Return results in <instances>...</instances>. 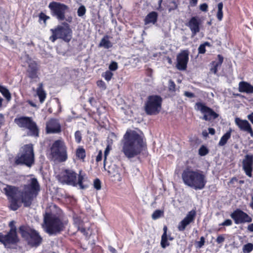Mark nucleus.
<instances>
[{"mask_svg": "<svg viewBox=\"0 0 253 253\" xmlns=\"http://www.w3.org/2000/svg\"><path fill=\"white\" fill-rule=\"evenodd\" d=\"M40 189V185L37 179L34 177L28 180L27 183L23 185L22 190H19L18 187L6 184L3 188V191L9 201L10 209L16 211L20 207L18 202L19 200L25 207H30Z\"/></svg>", "mask_w": 253, "mask_h": 253, "instance_id": "f257e3e1", "label": "nucleus"}, {"mask_svg": "<svg viewBox=\"0 0 253 253\" xmlns=\"http://www.w3.org/2000/svg\"><path fill=\"white\" fill-rule=\"evenodd\" d=\"M144 146L143 136L136 131H127L124 135L122 152L128 159L139 155Z\"/></svg>", "mask_w": 253, "mask_h": 253, "instance_id": "f03ea898", "label": "nucleus"}, {"mask_svg": "<svg viewBox=\"0 0 253 253\" xmlns=\"http://www.w3.org/2000/svg\"><path fill=\"white\" fill-rule=\"evenodd\" d=\"M182 179L185 185L195 190L204 189L207 183L206 175L202 171L187 168L181 174Z\"/></svg>", "mask_w": 253, "mask_h": 253, "instance_id": "7ed1b4c3", "label": "nucleus"}, {"mask_svg": "<svg viewBox=\"0 0 253 253\" xmlns=\"http://www.w3.org/2000/svg\"><path fill=\"white\" fill-rule=\"evenodd\" d=\"M85 176V173H82V170H80L78 174L73 170L66 169L62 170L56 176L58 180L63 184H67L76 186L78 185L80 189H84L87 186L83 184V180Z\"/></svg>", "mask_w": 253, "mask_h": 253, "instance_id": "20e7f679", "label": "nucleus"}, {"mask_svg": "<svg viewBox=\"0 0 253 253\" xmlns=\"http://www.w3.org/2000/svg\"><path fill=\"white\" fill-rule=\"evenodd\" d=\"M35 163V155L33 145L32 144L24 145L21 147L20 153L15 159V164L17 165H25L31 168Z\"/></svg>", "mask_w": 253, "mask_h": 253, "instance_id": "39448f33", "label": "nucleus"}, {"mask_svg": "<svg viewBox=\"0 0 253 253\" xmlns=\"http://www.w3.org/2000/svg\"><path fill=\"white\" fill-rule=\"evenodd\" d=\"M19 231L22 238L32 247H38L42 242V239L39 233L29 226H21Z\"/></svg>", "mask_w": 253, "mask_h": 253, "instance_id": "423d86ee", "label": "nucleus"}, {"mask_svg": "<svg viewBox=\"0 0 253 253\" xmlns=\"http://www.w3.org/2000/svg\"><path fill=\"white\" fill-rule=\"evenodd\" d=\"M50 155L54 161L64 162L68 158L67 147L61 139L55 140L50 147Z\"/></svg>", "mask_w": 253, "mask_h": 253, "instance_id": "0eeeda50", "label": "nucleus"}, {"mask_svg": "<svg viewBox=\"0 0 253 253\" xmlns=\"http://www.w3.org/2000/svg\"><path fill=\"white\" fill-rule=\"evenodd\" d=\"M65 26H58L54 29H50L52 36L49 39L54 42L57 39H61L69 42L72 38V32L67 23H64Z\"/></svg>", "mask_w": 253, "mask_h": 253, "instance_id": "6e6552de", "label": "nucleus"}, {"mask_svg": "<svg viewBox=\"0 0 253 253\" xmlns=\"http://www.w3.org/2000/svg\"><path fill=\"white\" fill-rule=\"evenodd\" d=\"M14 122L19 127L29 129L30 135L36 137L39 136V129L31 117H21L15 119Z\"/></svg>", "mask_w": 253, "mask_h": 253, "instance_id": "1a4fd4ad", "label": "nucleus"}, {"mask_svg": "<svg viewBox=\"0 0 253 253\" xmlns=\"http://www.w3.org/2000/svg\"><path fill=\"white\" fill-rule=\"evenodd\" d=\"M162 98L158 95L149 96L145 104V110L147 114L156 115L161 109Z\"/></svg>", "mask_w": 253, "mask_h": 253, "instance_id": "9d476101", "label": "nucleus"}, {"mask_svg": "<svg viewBox=\"0 0 253 253\" xmlns=\"http://www.w3.org/2000/svg\"><path fill=\"white\" fill-rule=\"evenodd\" d=\"M52 16L55 17L59 21L65 19V13L68 9L67 5L60 2L52 1L48 5Z\"/></svg>", "mask_w": 253, "mask_h": 253, "instance_id": "9b49d317", "label": "nucleus"}, {"mask_svg": "<svg viewBox=\"0 0 253 253\" xmlns=\"http://www.w3.org/2000/svg\"><path fill=\"white\" fill-rule=\"evenodd\" d=\"M14 222H9V226L11 229L7 234L3 235L0 233V242L2 243L4 246L7 244H14L18 241V237L16 233V228L14 225Z\"/></svg>", "mask_w": 253, "mask_h": 253, "instance_id": "f8f14e48", "label": "nucleus"}, {"mask_svg": "<svg viewBox=\"0 0 253 253\" xmlns=\"http://www.w3.org/2000/svg\"><path fill=\"white\" fill-rule=\"evenodd\" d=\"M195 106L196 110L200 111L204 114V116L202 118L203 120L210 121L212 119H215L218 117V115L216 113L203 103L197 102Z\"/></svg>", "mask_w": 253, "mask_h": 253, "instance_id": "ddd939ff", "label": "nucleus"}, {"mask_svg": "<svg viewBox=\"0 0 253 253\" xmlns=\"http://www.w3.org/2000/svg\"><path fill=\"white\" fill-rule=\"evenodd\" d=\"M62 214L61 210L54 206L50 211L47 210L44 216L43 221H61Z\"/></svg>", "mask_w": 253, "mask_h": 253, "instance_id": "4468645a", "label": "nucleus"}, {"mask_svg": "<svg viewBox=\"0 0 253 253\" xmlns=\"http://www.w3.org/2000/svg\"><path fill=\"white\" fill-rule=\"evenodd\" d=\"M177 63L176 68L181 71L185 70L187 68V63L189 60V51L188 50H184L181 51L176 57Z\"/></svg>", "mask_w": 253, "mask_h": 253, "instance_id": "2eb2a0df", "label": "nucleus"}, {"mask_svg": "<svg viewBox=\"0 0 253 253\" xmlns=\"http://www.w3.org/2000/svg\"><path fill=\"white\" fill-rule=\"evenodd\" d=\"M201 24L202 21L199 17L193 16L186 24L191 32L192 37H195L200 31Z\"/></svg>", "mask_w": 253, "mask_h": 253, "instance_id": "dca6fc26", "label": "nucleus"}, {"mask_svg": "<svg viewBox=\"0 0 253 253\" xmlns=\"http://www.w3.org/2000/svg\"><path fill=\"white\" fill-rule=\"evenodd\" d=\"M242 168L245 174L249 177H252L253 170V155H245L242 162Z\"/></svg>", "mask_w": 253, "mask_h": 253, "instance_id": "f3484780", "label": "nucleus"}, {"mask_svg": "<svg viewBox=\"0 0 253 253\" xmlns=\"http://www.w3.org/2000/svg\"><path fill=\"white\" fill-rule=\"evenodd\" d=\"M62 226V222H43L42 224L43 230L49 235L59 232Z\"/></svg>", "mask_w": 253, "mask_h": 253, "instance_id": "a211bd4d", "label": "nucleus"}, {"mask_svg": "<svg viewBox=\"0 0 253 253\" xmlns=\"http://www.w3.org/2000/svg\"><path fill=\"white\" fill-rule=\"evenodd\" d=\"M46 131L47 133H58L61 131V126L58 120L51 119L46 125Z\"/></svg>", "mask_w": 253, "mask_h": 253, "instance_id": "6ab92c4d", "label": "nucleus"}, {"mask_svg": "<svg viewBox=\"0 0 253 253\" xmlns=\"http://www.w3.org/2000/svg\"><path fill=\"white\" fill-rule=\"evenodd\" d=\"M231 217L234 221H252V219L245 212L240 209H237L231 214Z\"/></svg>", "mask_w": 253, "mask_h": 253, "instance_id": "aec40b11", "label": "nucleus"}, {"mask_svg": "<svg viewBox=\"0 0 253 253\" xmlns=\"http://www.w3.org/2000/svg\"><path fill=\"white\" fill-rule=\"evenodd\" d=\"M28 63V67L27 72L28 77L32 79L38 78V72L39 70V67L37 63L31 59L29 60Z\"/></svg>", "mask_w": 253, "mask_h": 253, "instance_id": "412c9836", "label": "nucleus"}, {"mask_svg": "<svg viewBox=\"0 0 253 253\" xmlns=\"http://www.w3.org/2000/svg\"><path fill=\"white\" fill-rule=\"evenodd\" d=\"M238 90L240 92L252 94L253 93V85L248 82L242 81L239 84Z\"/></svg>", "mask_w": 253, "mask_h": 253, "instance_id": "4be33fe9", "label": "nucleus"}, {"mask_svg": "<svg viewBox=\"0 0 253 253\" xmlns=\"http://www.w3.org/2000/svg\"><path fill=\"white\" fill-rule=\"evenodd\" d=\"M235 123L239 129L244 132H246L251 127V124L248 121L242 120L239 118H235Z\"/></svg>", "mask_w": 253, "mask_h": 253, "instance_id": "5701e85b", "label": "nucleus"}, {"mask_svg": "<svg viewBox=\"0 0 253 253\" xmlns=\"http://www.w3.org/2000/svg\"><path fill=\"white\" fill-rule=\"evenodd\" d=\"M167 227L166 226H164L163 228L164 233L162 236L161 241V245L163 248H165L166 247L169 246V244L168 242V240L172 241L173 239V238L170 235L168 236L167 234Z\"/></svg>", "mask_w": 253, "mask_h": 253, "instance_id": "b1692460", "label": "nucleus"}, {"mask_svg": "<svg viewBox=\"0 0 253 253\" xmlns=\"http://www.w3.org/2000/svg\"><path fill=\"white\" fill-rule=\"evenodd\" d=\"M158 13L155 11L150 12L145 18V24L147 25L150 23L155 24L158 19Z\"/></svg>", "mask_w": 253, "mask_h": 253, "instance_id": "393cba45", "label": "nucleus"}, {"mask_svg": "<svg viewBox=\"0 0 253 253\" xmlns=\"http://www.w3.org/2000/svg\"><path fill=\"white\" fill-rule=\"evenodd\" d=\"M218 61H212L211 63V68L210 69L211 72L215 74L217 71V68L220 67L223 61V57L221 55L219 54L217 56Z\"/></svg>", "mask_w": 253, "mask_h": 253, "instance_id": "a878e982", "label": "nucleus"}, {"mask_svg": "<svg viewBox=\"0 0 253 253\" xmlns=\"http://www.w3.org/2000/svg\"><path fill=\"white\" fill-rule=\"evenodd\" d=\"M36 93L39 97L40 103H42L45 100L46 93L43 88V84L42 83L39 84V86L37 88Z\"/></svg>", "mask_w": 253, "mask_h": 253, "instance_id": "bb28decb", "label": "nucleus"}, {"mask_svg": "<svg viewBox=\"0 0 253 253\" xmlns=\"http://www.w3.org/2000/svg\"><path fill=\"white\" fill-rule=\"evenodd\" d=\"M76 226L78 227V230L81 231L84 235L87 237L89 234L90 226H86L84 222H75Z\"/></svg>", "mask_w": 253, "mask_h": 253, "instance_id": "cd10ccee", "label": "nucleus"}, {"mask_svg": "<svg viewBox=\"0 0 253 253\" xmlns=\"http://www.w3.org/2000/svg\"><path fill=\"white\" fill-rule=\"evenodd\" d=\"M231 130H229V131H227L220 138L219 142H218V145L219 146H224L228 140L231 137Z\"/></svg>", "mask_w": 253, "mask_h": 253, "instance_id": "c85d7f7f", "label": "nucleus"}, {"mask_svg": "<svg viewBox=\"0 0 253 253\" xmlns=\"http://www.w3.org/2000/svg\"><path fill=\"white\" fill-rule=\"evenodd\" d=\"M99 45L100 47H103L105 48L108 49L112 46V44L108 40V37L106 36L102 39Z\"/></svg>", "mask_w": 253, "mask_h": 253, "instance_id": "c756f323", "label": "nucleus"}, {"mask_svg": "<svg viewBox=\"0 0 253 253\" xmlns=\"http://www.w3.org/2000/svg\"><path fill=\"white\" fill-rule=\"evenodd\" d=\"M196 211L194 210H191L186 215V217L181 221H192L196 215Z\"/></svg>", "mask_w": 253, "mask_h": 253, "instance_id": "7c9ffc66", "label": "nucleus"}, {"mask_svg": "<svg viewBox=\"0 0 253 253\" xmlns=\"http://www.w3.org/2000/svg\"><path fill=\"white\" fill-rule=\"evenodd\" d=\"M85 151L83 147H79L76 150V156L79 159L84 160L85 157Z\"/></svg>", "mask_w": 253, "mask_h": 253, "instance_id": "2f4dec72", "label": "nucleus"}, {"mask_svg": "<svg viewBox=\"0 0 253 253\" xmlns=\"http://www.w3.org/2000/svg\"><path fill=\"white\" fill-rule=\"evenodd\" d=\"M0 93L5 98L8 102L11 100V95L9 91L7 88L4 86L2 88L1 91H0Z\"/></svg>", "mask_w": 253, "mask_h": 253, "instance_id": "473e14b6", "label": "nucleus"}, {"mask_svg": "<svg viewBox=\"0 0 253 253\" xmlns=\"http://www.w3.org/2000/svg\"><path fill=\"white\" fill-rule=\"evenodd\" d=\"M217 8H218V11L217 12L216 17L219 21H221L223 17V12H222L223 3H222V2H219V3H218Z\"/></svg>", "mask_w": 253, "mask_h": 253, "instance_id": "72a5a7b5", "label": "nucleus"}, {"mask_svg": "<svg viewBox=\"0 0 253 253\" xmlns=\"http://www.w3.org/2000/svg\"><path fill=\"white\" fill-rule=\"evenodd\" d=\"M206 45L210 46V43L209 42H204V43L200 45L199 47H198V52L199 54H204L206 52Z\"/></svg>", "mask_w": 253, "mask_h": 253, "instance_id": "f704fd0d", "label": "nucleus"}, {"mask_svg": "<svg viewBox=\"0 0 253 253\" xmlns=\"http://www.w3.org/2000/svg\"><path fill=\"white\" fill-rule=\"evenodd\" d=\"M39 22L41 23V22L42 21L45 25L46 24V20L50 19V17L48 16H47L42 12L39 14Z\"/></svg>", "mask_w": 253, "mask_h": 253, "instance_id": "c9c22d12", "label": "nucleus"}, {"mask_svg": "<svg viewBox=\"0 0 253 253\" xmlns=\"http://www.w3.org/2000/svg\"><path fill=\"white\" fill-rule=\"evenodd\" d=\"M164 212L163 211L159 210H156L152 215V217L153 219L156 220L160 217L161 216L163 215Z\"/></svg>", "mask_w": 253, "mask_h": 253, "instance_id": "e433bc0d", "label": "nucleus"}, {"mask_svg": "<svg viewBox=\"0 0 253 253\" xmlns=\"http://www.w3.org/2000/svg\"><path fill=\"white\" fill-rule=\"evenodd\" d=\"M253 250V244L252 243H248L243 246V251L244 253H249Z\"/></svg>", "mask_w": 253, "mask_h": 253, "instance_id": "4c0bfd02", "label": "nucleus"}, {"mask_svg": "<svg viewBox=\"0 0 253 253\" xmlns=\"http://www.w3.org/2000/svg\"><path fill=\"white\" fill-rule=\"evenodd\" d=\"M111 149V146L109 145H108L105 150L104 151V168L105 170H106V159H107V156L108 155L110 150Z\"/></svg>", "mask_w": 253, "mask_h": 253, "instance_id": "58836bf2", "label": "nucleus"}, {"mask_svg": "<svg viewBox=\"0 0 253 253\" xmlns=\"http://www.w3.org/2000/svg\"><path fill=\"white\" fill-rule=\"evenodd\" d=\"M86 12V8L83 5H81L77 10V14L79 17L83 16Z\"/></svg>", "mask_w": 253, "mask_h": 253, "instance_id": "ea45409f", "label": "nucleus"}, {"mask_svg": "<svg viewBox=\"0 0 253 253\" xmlns=\"http://www.w3.org/2000/svg\"><path fill=\"white\" fill-rule=\"evenodd\" d=\"M113 75V74L110 71H107L103 73L102 77L108 82L111 80Z\"/></svg>", "mask_w": 253, "mask_h": 253, "instance_id": "a19ab883", "label": "nucleus"}, {"mask_svg": "<svg viewBox=\"0 0 253 253\" xmlns=\"http://www.w3.org/2000/svg\"><path fill=\"white\" fill-rule=\"evenodd\" d=\"M82 136L81 131L77 130L75 133V139L77 143H80L82 140Z\"/></svg>", "mask_w": 253, "mask_h": 253, "instance_id": "79ce46f5", "label": "nucleus"}, {"mask_svg": "<svg viewBox=\"0 0 253 253\" xmlns=\"http://www.w3.org/2000/svg\"><path fill=\"white\" fill-rule=\"evenodd\" d=\"M208 152V149L204 146H202L199 150V154L202 156H205Z\"/></svg>", "mask_w": 253, "mask_h": 253, "instance_id": "37998d69", "label": "nucleus"}, {"mask_svg": "<svg viewBox=\"0 0 253 253\" xmlns=\"http://www.w3.org/2000/svg\"><path fill=\"white\" fill-rule=\"evenodd\" d=\"M177 8V4L175 1H172L169 6V12H171L172 10L176 9Z\"/></svg>", "mask_w": 253, "mask_h": 253, "instance_id": "c03bdc74", "label": "nucleus"}, {"mask_svg": "<svg viewBox=\"0 0 253 253\" xmlns=\"http://www.w3.org/2000/svg\"><path fill=\"white\" fill-rule=\"evenodd\" d=\"M93 186L95 189L97 190L101 189V181L98 178H96L94 180Z\"/></svg>", "mask_w": 253, "mask_h": 253, "instance_id": "a18cd8bd", "label": "nucleus"}, {"mask_svg": "<svg viewBox=\"0 0 253 253\" xmlns=\"http://www.w3.org/2000/svg\"><path fill=\"white\" fill-rule=\"evenodd\" d=\"M190 222H180L178 226L179 231H182L185 230L186 227L189 224Z\"/></svg>", "mask_w": 253, "mask_h": 253, "instance_id": "49530a36", "label": "nucleus"}, {"mask_svg": "<svg viewBox=\"0 0 253 253\" xmlns=\"http://www.w3.org/2000/svg\"><path fill=\"white\" fill-rule=\"evenodd\" d=\"M110 71H115L118 69V64L116 62L112 61L109 67Z\"/></svg>", "mask_w": 253, "mask_h": 253, "instance_id": "de8ad7c7", "label": "nucleus"}, {"mask_svg": "<svg viewBox=\"0 0 253 253\" xmlns=\"http://www.w3.org/2000/svg\"><path fill=\"white\" fill-rule=\"evenodd\" d=\"M169 89L170 91H175V84L174 82L171 80L169 82Z\"/></svg>", "mask_w": 253, "mask_h": 253, "instance_id": "09e8293b", "label": "nucleus"}, {"mask_svg": "<svg viewBox=\"0 0 253 253\" xmlns=\"http://www.w3.org/2000/svg\"><path fill=\"white\" fill-rule=\"evenodd\" d=\"M97 85L103 90H105L106 88L105 83L102 80L98 81L97 82Z\"/></svg>", "mask_w": 253, "mask_h": 253, "instance_id": "8fccbe9b", "label": "nucleus"}, {"mask_svg": "<svg viewBox=\"0 0 253 253\" xmlns=\"http://www.w3.org/2000/svg\"><path fill=\"white\" fill-rule=\"evenodd\" d=\"M225 241V237L223 235H220L217 236L216 241L218 244H222Z\"/></svg>", "mask_w": 253, "mask_h": 253, "instance_id": "3c124183", "label": "nucleus"}, {"mask_svg": "<svg viewBox=\"0 0 253 253\" xmlns=\"http://www.w3.org/2000/svg\"><path fill=\"white\" fill-rule=\"evenodd\" d=\"M205 243V238L204 237H201L200 238V240L197 242V247L199 248H202Z\"/></svg>", "mask_w": 253, "mask_h": 253, "instance_id": "603ef678", "label": "nucleus"}, {"mask_svg": "<svg viewBox=\"0 0 253 253\" xmlns=\"http://www.w3.org/2000/svg\"><path fill=\"white\" fill-rule=\"evenodd\" d=\"M208 5L207 3H204L200 5V9L201 11L206 12L208 11Z\"/></svg>", "mask_w": 253, "mask_h": 253, "instance_id": "864d4df0", "label": "nucleus"}, {"mask_svg": "<svg viewBox=\"0 0 253 253\" xmlns=\"http://www.w3.org/2000/svg\"><path fill=\"white\" fill-rule=\"evenodd\" d=\"M184 94L185 96L190 98H193L195 96L194 93L189 91H185Z\"/></svg>", "mask_w": 253, "mask_h": 253, "instance_id": "5fc2aeb1", "label": "nucleus"}, {"mask_svg": "<svg viewBox=\"0 0 253 253\" xmlns=\"http://www.w3.org/2000/svg\"><path fill=\"white\" fill-rule=\"evenodd\" d=\"M102 158V152L101 150H100L98 152V154L96 158V161L97 162H98L100 161H101Z\"/></svg>", "mask_w": 253, "mask_h": 253, "instance_id": "6e6d98bb", "label": "nucleus"}, {"mask_svg": "<svg viewBox=\"0 0 253 253\" xmlns=\"http://www.w3.org/2000/svg\"><path fill=\"white\" fill-rule=\"evenodd\" d=\"M198 0H190L189 3L191 6L194 7L196 6Z\"/></svg>", "mask_w": 253, "mask_h": 253, "instance_id": "4d7b16f0", "label": "nucleus"}, {"mask_svg": "<svg viewBox=\"0 0 253 253\" xmlns=\"http://www.w3.org/2000/svg\"><path fill=\"white\" fill-rule=\"evenodd\" d=\"M5 122L4 117L3 114H0V125L2 126L4 124Z\"/></svg>", "mask_w": 253, "mask_h": 253, "instance_id": "13d9d810", "label": "nucleus"}, {"mask_svg": "<svg viewBox=\"0 0 253 253\" xmlns=\"http://www.w3.org/2000/svg\"><path fill=\"white\" fill-rule=\"evenodd\" d=\"M247 118L253 125V112L248 115Z\"/></svg>", "mask_w": 253, "mask_h": 253, "instance_id": "bf43d9fd", "label": "nucleus"}, {"mask_svg": "<svg viewBox=\"0 0 253 253\" xmlns=\"http://www.w3.org/2000/svg\"><path fill=\"white\" fill-rule=\"evenodd\" d=\"M209 130V133L214 135L215 134V129L213 128L210 127L208 129Z\"/></svg>", "mask_w": 253, "mask_h": 253, "instance_id": "052dcab7", "label": "nucleus"}, {"mask_svg": "<svg viewBox=\"0 0 253 253\" xmlns=\"http://www.w3.org/2000/svg\"><path fill=\"white\" fill-rule=\"evenodd\" d=\"M27 102L29 104H30L31 106L33 107H35V108H38L37 105L36 103H35L34 102H33L31 100H28L27 101Z\"/></svg>", "mask_w": 253, "mask_h": 253, "instance_id": "680f3d73", "label": "nucleus"}, {"mask_svg": "<svg viewBox=\"0 0 253 253\" xmlns=\"http://www.w3.org/2000/svg\"><path fill=\"white\" fill-rule=\"evenodd\" d=\"M246 132L249 133L251 137H253V130L252 128V126L249 129H248Z\"/></svg>", "mask_w": 253, "mask_h": 253, "instance_id": "e2e57ef3", "label": "nucleus"}, {"mask_svg": "<svg viewBox=\"0 0 253 253\" xmlns=\"http://www.w3.org/2000/svg\"><path fill=\"white\" fill-rule=\"evenodd\" d=\"M109 250L112 253H117L116 249L111 246L109 247Z\"/></svg>", "mask_w": 253, "mask_h": 253, "instance_id": "0e129e2a", "label": "nucleus"}, {"mask_svg": "<svg viewBox=\"0 0 253 253\" xmlns=\"http://www.w3.org/2000/svg\"><path fill=\"white\" fill-rule=\"evenodd\" d=\"M248 229L250 232H253V223L249 225Z\"/></svg>", "mask_w": 253, "mask_h": 253, "instance_id": "69168bd1", "label": "nucleus"}, {"mask_svg": "<svg viewBox=\"0 0 253 253\" xmlns=\"http://www.w3.org/2000/svg\"><path fill=\"white\" fill-rule=\"evenodd\" d=\"M232 224V222H222L219 225L221 226H230Z\"/></svg>", "mask_w": 253, "mask_h": 253, "instance_id": "338daca9", "label": "nucleus"}, {"mask_svg": "<svg viewBox=\"0 0 253 253\" xmlns=\"http://www.w3.org/2000/svg\"><path fill=\"white\" fill-rule=\"evenodd\" d=\"M162 1H163V0H159L158 7L157 8L158 10H161V5H162Z\"/></svg>", "mask_w": 253, "mask_h": 253, "instance_id": "774afa93", "label": "nucleus"}]
</instances>
